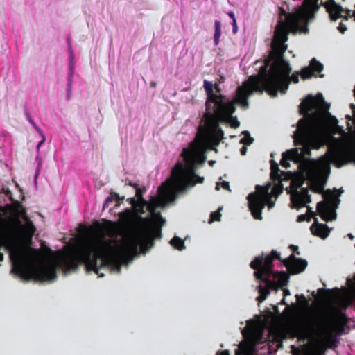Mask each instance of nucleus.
Masks as SVG:
<instances>
[{"mask_svg":"<svg viewBox=\"0 0 355 355\" xmlns=\"http://www.w3.org/2000/svg\"><path fill=\"white\" fill-rule=\"evenodd\" d=\"M221 187L226 190L230 191V184L228 182L223 181L221 182Z\"/></svg>","mask_w":355,"mask_h":355,"instance_id":"obj_37","label":"nucleus"},{"mask_svg":"<svg viewBox=\"0 0 355 355\" xmlns=\"http://www.w3.org/2000/svg\"><path fill=\"white\" fill-rule=\"evenodd\" d=\"M319 0H304L302 6L299 7L295 12L287 13L286 9L280 6L279 8V20L275 28V40L281 44L288 40L289 33H297L308 31V21L314 17L315 13L318 10L320 6L326 8L332 21H336L342 17L344 9L335 1Z\"/></svg>","mask_w":355,"mask_h":355,"instance_id":"obj_5","label":"nucleus"},{"mask_svg":"<svg viewBox=\"0 0 355 355\" xmlns=\"http://www.w3.org/2000/svg\"><path fill=\"white\" fill-rule=\"evenodd\" d=\"M220 38L214 37V44L217 46L219 43Z\"/></svg>","mask_w":355,"mask_h":355,"instance_id":"obj_46","label":"nucleus"},{"mask_svg":"<svg viewBox=\"0 0 355 355\" xmlns=\"http://www.w3.org/2000/svg\"><path fill=\"white\" fill-rule=\"evenodd\" d=\"M221 208H220L218 211H214L210 215V223L214 221H220L221 214L220 213V210Z\"/></svg>","mask_w":355,"mask_h":355,"instance_id":"obj_30","label":"nucleus"},{"mask_svg":"<svg viewBox=\"0 0 355 355\" xmlns=\"http://www.w3.org/2000/svg\"><path fill=\"white\" fill-rule=\"evenodd\" d=\"M323 189H324L323 185L320 184H315L313 185V187H311V190L313 192L318 193H322Z\"/></svg>","mask_w":355,"mask_h":355,"instance_id":"obj_32","label":"nucleus"},{"mask_svg":"<svg viewBox=\"0 0 355 355\" xmlns=\"http://www.w3.org/2000/svg\"><path fill=\"white\" fill-rule=\"evenodd\" d=\"M245 151H246V148L245 147H242V148L241 150V154L242 155H245Z\"/></svg>","mask_w":355,"mask_h":355,"instance_id":"obj_49","label":"nucleus"},{"mask_svg":"<svg viewBox=\"0 0 355 355\" xmlns=\"http://www.w3.org/2000/svg\"><path fill=\"white\" fill-rule=\"evenodd\" d=\"M42 137V139L38 143L37 146V150L39 151L41 146L45 142V136L43 134V136H41Z\"/></svg>","mask_w":355,"mask_h":355,"instance_id":"obj_38","label":"nucleus"},{"mask_svg":"<svg viewBox=\"0 0 355 355\" xmlns=\"http://www.w3.org/2000/svg\"><path fill=\"white\" fill-rule=\"evenodd\" d=\"M284 3H286V1L285 0H284Z\"/></svg>","mask_w":355,"mask_h":355,"instance_id":"obj_64","label":"nucleus"},{"mask_svg":"<svg viewBox=\"0 0 355 355\" xmlns=\"http://www.w3.org/2000/svg\"><path fill=\"white\" fill-rule=\"evenodd\" d=\"M125 199L124 196L120 197L117 193L112 192L110 196L107 197L105 200V202L103 205V209L105 207H108L110 202L113 201H116L118 204L120 203L121 201H123Z\"/></svg>","mask_w":355,"mask_h":355,"instance_id":"obj_22","label":"nucleus"},{"mask_svg":"<svg viewBox=\"0 0 355 355\" xmlns=\"http://www.w3.org/2000/svg\"><path fill=\"white\" fill-rule=\"evenodd\" d=\"M171 245L178 250L185 248L184 241L178 236H174L170 241Z\"/></svg>","mask_w":355,"mask_h":355,"instance_id":"obj_26","label":"nucleus"},{"mask_svg":"<svg viewBox=\"0 0 355 355\" xmlns=\"http://www.w3.org/2000/svg\"><path fill=\"white\" fill-rule=\"evenodd\" d=\"M311 231L313 235L325 239L328 236L330 230L326 224L319 223L318 219L315 218Z\"/></svg>","mask_w":355,"mask_h":355,"instance_id":"obj_16","label":"nucleus"},{"mask_svg":"<svg viewBox=\"0 0 355 355\" xmlns=\"http://www.w3.org/2000/svg\"><path fill=\"white\" fill-rule=\"evenodd\" d=\"M146 191V189L145 187L137 188L135 194V197L139 200V203L144 207H146V205H147V200H145L143 197V195Z\"/></svg>","mask_w":355,"mask_h":355,"instance_id":"obj_25","label":"nucleus"},{"mask_svg":"<svg viewBox=\"0 0 355 355\" xmlns=\"http://www.w3.org/2000/svg\"><path fill=\"white\" fill-rule=\"evenodd\" d=\"M291 248L295 249L296 251L297 250V246H295V245H291Z\"/></svg>","mask_w":355,"mask_h":355,"instance_id":"obj_55","label":"nucleus"},{"mask_svg":"<svg viewBox=\"0 0 355 355\" xmlns=\"http://www.w3.org/2000/svg\"><path fill=\"white\" fill-rule=\"evenodd\" d=\"M338 29L339 30V31L341 33H344L346 30H347V27L345 24H343V23H340L339 24V26L338 27Z\"/></svg>","mask_w":355,"mask_h":355,"instance_id":"obj_36","label":"nucleus"},{"mask_svg":"<svg viewBox=\"0 0 355 355\" xmlns=\"http://www.w3.org/2000/svg\"><path fill=\"white\" fill-rule=\"evenodd\" d=\"M343 12H345V15H342V17L340 18H343L345 20H348L349 17H354L355 20V10L353 11L352 13L351 10H344Z\"/></svg>","mask_w":355,"mask_h":355,"instance_id":"obj_31","label":"nucleus"},{"mask_svg":"<svg viewBox=\"0 0 355 355\" xmlns=\"http://www.w3.org/2000/svg\"><path fill=\"white\" fill-rule=\"evenodd\" d=\"M150 85V87H155L157 85V83L155 81H152Z\"/></svg>","mask_w":355,"mask_h":355,"instance_id":"obj_50","label":"nucleus"},{"mask_svg":"<svg viewBox=\"0 0 355 355\" xmlns=\"http://www.w3.org/2000/svg\"><path fill=\"white\" fill-rule=\"evenodd\" d=\"M333 200H334V201H338H338H339V199H335V198H334V199H333Z\"/></svg>","mask_w":355,"mask_h":355,"instance_id":"obj_59","label":"nucleus"},{"mask_svg":"<svg viewBox=\"0 0 355 355\" xmlns=\"http://www.w3.org/2000/svg\"><path fill=\"white\" fill-rule=\"evenodd\" d=\"M296 298L297 300H300L301 298L304 303L306 302V300L305 297L303 295H296Z\"/></svg>","mask_w":355,"mask_h":355,"instance_id":"obj_43","label":"nucleus"},{"mask_svg":"<svg viewBox=\"0 0 355 355\" xmlns=\"http://www.w3.org/2000/svg\"><path fill=\"white\" fill-rule=\"evenodd\" d=\"M215 88H216V92H218V93H219V92H220V89L219 88V87H218V85H216V86L215 87Z\"/></svg>","mask_w":355,"mask_h":355,"instance_id":"obj_53","label":"nucleus"},{"mask_svg":"<svg viewBox=\"0 0 355 355\" xmlns=\"http://www.w3.org/2000/svg\"><path fill=\"white\" fill-rule=\"evenodd\" d=\"M274 43L272 49L264 60L263 65L260 67L259 73L249 78L258 92L262 94L266 91L271 97L275 98L277 96L278 92L286 94L291 82L299 83V76L302 79L306 80L316 76L322 71L323 64L313 58L309 66L290 76L291 67L284 58L286 46L284 43L280 44L275 40V31Z\"/></svg>","mask_w":355,"mask_h":355,"instance_id":"obj_2","label":"nucleus"},{"mask_svg":"<svg viewBox=\"0 0 355 355\" xmlns=\"http://www.w3.org/2000/svg\"><path fill=\"white\" fill-rule=\"evenodd\" d=\"M243 134L244 135V137L241 139V143L245 145H250L253 142L254 139L251 137L249 132L243 131Z\"/></svg>","mask_w":355,"mask_h":355,"instance_id":"obj_27","label":"nucleus"},{"mask_svg":"<svg viewBox=\"0 0 355 355\" xmlns=\"http://www.w3.org/2000/svg\"><path fill=\"white\" fill-rule=\"evenodd\" d=\"M204 88L207 95L205 103L206 112H214L227 102L225 96L214 93L213 84L211 82L205 80Z\"/></svg>","mask_w":355,"mask_h":355,"instance_id":"obj_11","label":"nucleus"},{"mask_svg":"<svg viewBox=\"0 0 355 355\" xmlns=\"http://www.w3.org/2000/svg\"><path fill=\"white\" fill-rule=\"evenodd\" d=\"M256 189H257V190H259V189H263V188L262 187L259 186V185H257V186L256 187Z\"/></svg>","mask_w":355,"mask_h":355,"instance_id":"obj_54","label":"nucleus"},{"mask_svg":"<svg viewBox=\"0 0 355 355\" xmlns=\"http://www.w3.org/2000/svg\"><path fill=\"white\" fill-rule=\"evenodd\" d=\"M84 264L87 272L94 271L98 277L101 269L121 270V250L110 241L95 239L85 242L76 251L62 256L60 265L65 272L78 269Z\"/></svg>","mask_w":355,"mask_h":355,"instance_id":"obj_4","label":"nucleus"},{"mask_svg":"<svg viewBox=\"0 0 355 355\" xmlns=\"http://www.w3.org/2000/svg\"><path fill=\"white\" fill-rule=\"evenodd\" d=\"M161 225L153 223L148 230L130 236L125 242L124 247L134 253L137 252L138 245L142 250H148L154 245V241L162 236Z\"/></svg>","mask_w":355,"mask_h":355,"instance_id":"obj_9","label":"nucleus"},{"mask_svg":"<svg viewBox=\"0 0 355 355\" xmlns=\"http://www.w3.org/2000/svg\"><path fill=\"white\" fill-rule=\"evenodd\" d=\"M257 92L250 79L239 86L235 98L225 103L214 112H205L201 121L204 123L198 127L196 137L206 148L214 150L223 139L224 132L219 126V122L228 123L231 128H236L240 123L232 114L236 110L235 105H240L243 109L249 107L248 98Z\"/></svg>","mask_w":355,"mask_h":355,"instance_id":"obj_3","label":"nucleus"},{"mask_svg":"<svg viewBox=\"0 0 355 355\" xmlns=\"http://www.w3.org/2000/svg\"><path fill=\"white\" fill-rule=\"evenodd\" d=\"M283 291H284V296H286V295H290V291L287 288H284L283 289Z\"/></svg>","mask_w":355,"mask_h":355,"instance_id":"obj_44","label":"nucleus"},{"mask_svg":"<svg viewBox=\"0 0 355 355\" xmlns=\"http://www.w3.org/2000/svg\"><path fill=\"white\" fill-rule=\"evenodd\" d=\"M349 237L352 239L354 238L353 235L352 234H348Z\"/></svg>","mask_w":355,"mask_h":355,"instance_id":"obj_56","label":"nucleus"},{"mask_svg":"<svg viewBox=\"0 0 355 355\" xmlns=\"http://www.w3.org/2000/svg\"><path fill=\"white\" fill-rule=\"evenodd\" d=\"M272 205H273V203H270V204L268 205V207H271Z\"/></svg>","mask_w":355,"mask_h":355,"instance_id":"obj_58","label":"nucleus"},{"mask_svg":"<svg viewBox=\"0 0 355 355\" xmlns=\"http://www.w3.org/2000/svg\"><path fill=\"white\" fill-rule=\"evenodd\" d=\"M291 201L297 207H304L306 203L311 202V199L308 189L301 188L299 191H296L292 196Z\"/></svg>","mask_w":355,"mask_h":355,"instance_id":"obj_14","label":"nucleus"},{"mask_svg":"<svg viewBox=\"0 0 355 355\" xmlns=\"http://www.w3.org/2000/svg\"><path fill=\"white\" fill-rule=\"evenodd\" d=\"M228 15L232 19V21H234V19H236L234 14L232 12H230L228 13Z\"/></svg>","mask_w":355,"mask_h":355,"instance_id":"obj_47","label":"nucleus"},{"mask_svg":"<svg viewBox=\"0 0 355 355\" xmlns=\"http://www.w3.org/2000/svg\"><path fill=\"white\" fill-rule=\"evenodd\" d=\"M132 214V210L130 209H127L122 214L121 216H126L127 217H130Z\"/></svg>","mask_w":355,"mask_h":355,"instance_id":"obj_40","label":"nucleus"},{"mask_svg":"<svg viewBox=\"0 0 355 355\" xmlns=\"http://www.w3.org/2000/svg\"><path fill=\"white\" fill-rule=\"evenodd\" d=\"M94 226L96 232H98L101 234H103V233L104 232V227L101 223H100L98 221H96L94 223Z\"/></svg>","mask_w":355,"mask_h":355,"instance_id":"obj_34","label":"nucleus"},{"mask_svg":"<svg viewBox=\"0 0 355 355\" xmlns=\"http://www.w3.org/2000/svg\"><path fill=\"white\" fill-rule=\"evenodd\" d=\"M297 155V150H288L282 153V158L280 164L282 167L287 168L290 166L288 161H293L297 164L296 157Z\"/></svg>","mask_w":355,"mask_h":355,"instance_id":"obj_17","label":"nucleus"},{"mask_svg":"<svg viewBox=\"0 0 355 355\" xmlns=\"http://www.w3.org/2000/svg\"><path fill=\"white\" fill-rule=\"evenodd\" d=\"M248 207L254 219H262V210L265 207L266 201L263 195L254 192L248 196Z\"/></svg>","mask_w":355,"mask_h":355,"instance_id":"obj_12","label":"nucleus"},{"mask_svg":"<svg viewBox=\"0 0 355 355\" xmlns=\"http://www.w3.org/2000/svg\"><path fill=\"white\" fill-rule=\"evenodd\" d=\"M350 108L352 110L353 114H352V116L346 115V119L348 121H352L354 125L355 124V105L354 104H351L350 105Z\"/></svg>","mask_w":355,"mask_h":355,"instance_id":"obj_33","label":"nucleus"},{"mask_svg":"<svg viewBox=\"0 0 355 355\" xmlns=\"http://www.w3.org/2000/svg\"><path fill=\"white\" fill-rule=\"evenodd\" d=\"M347 125H348V128L349 129V130L352 129V126L350 125V123H347Z\"/></svg>","mask_w":355,"mask_h":355,"instance_id":"obj_57","label":"nucleus"},{"mask_svg":"<svg viewBox=\"0 0 355 355\" xmlns=\"http://www.w3.org/2000/svg\"><path fill=\"white\" fill-rule=\"evenodd\" d=\"M67 46L68 47L69 46V45H71V37L70 36H68L67 38Z\"/></svg>","mask_w":355,"mask_h":355,"instance_id":"obj_48","label":"nucleus"},{"mask_svg":"<svg viewBox=\"0 0 355 355\" xmlns=\"http://www.w3.org/2000/svg\"><path fill=\"white\" fill-rule=\"evenodd\" d=\"M232 26H233L232 32L234 34H235L238 30L236 19H234V21H232Z\"/></svg>","mask_w":355,"mask_h":355,"instance_id":"obj_39","label":"nucleus"},{"mask_svg":"<svg viewBox=\"0 0 355 355\" xmlns=\"http://www.w3.org/2000/svg\"><path fill=\"white\" fill-rule=\"evenodd\" d=\"M270 177L274 180H281V175L279 174V172L283 173L279 170L278 164L275 161H271V166H270Z\"/></svg>","mask_w":355,"mask_h":355,"instance_id":"obj_23","label":"nucleus"},{"mask_svg":"<svg viewBox=\"0 0 355 355\" xmlns=\"http://www.w3.org/2000/svg\"><path fill=\"white\" fill-rule=\"evenodd\" d=\"M328 1L331 2V1H334V0H328Z\"/></svg>","mask_w":355,"mask_h":355,"instance_id":"obj_63","label":"nucleus"},{"mask_svg":"<svg viewBox=\"0 0 355 355\" xmlns=\"http://www.w3.org/2000/svg\"><path fill=\"white\" fill-rule=\"evenodd\" d=\"M68 51H69V55H70V58L71 59H73L74 53H73L71 45H69V49H68Z\"/></svg>","mask_w":355,"mask_h":355,"instance_id":"obj_41","label":"nucleus"},{"mask_svg":"<svg viewBox=\"0 0 355 355\" xmlns=\"http://www.w3.org/2000/svg\"><path fill=\"white\" fill-rule=\"evenodd\" d=\"M318 292H319V293H322V292H329V290H324V289L322 288V289H319Z\"/></svg>","mask_w":355,"mask_h":355,"instance_id":"obj_52","label":"nucleus"},{"mask_svg":"<svg viewBox=\"0 0 355 355\" xmlns=\"http://www.w3.org/2000/svg\"><path fill=\"white\" fill-rule=\"evenodd\" d=\"M184 161L188 165H193L196 162V153L191 149L184 148L182 153Z\"/></svg>","mask_w":355,"mask_h":355,"instance_id":"obj_19","label":"nucleus"},{"mask_svg":"<svg viewBox=\"0 0 355 355\" xmlns=\"http://www.w3.org/2000/svg\"><path fill=\"white\" fill-rule=\"evenodd\" d=\"M296 254H297V255H300V252H299V251H297V252H296Z\"/></svg>","mask_w":355,"mask_h":355,"instance_id":"obj_61","label":"nucleus"},{"mask_svg":"<svg viewBox=\"0 0 355 355\" xmlns=\"http://www.w3.org/2000/svg\"><path fill=\"white\" fill-rule=\"evenodd\" d=\"M306 220L308 222L311 221V217H308V215L306 214L299 215L297 219V221L299 223L304 222Z\"/></svg>","mask_w":355,"mask_h":355,"instance_id":"obj_35","label":"nucleus"},{"mask_svg":"<svg viewBox=\"0 0 355 355\" xmlns=\"http://www.w3.org/2000/svg\"><path fill=\"white\" fill-rule=\"evenodd\" d=\"M161 205V200L157 197H152L150 201H147V205L145 207V211L147 210L150 212L161 223L159 225H162L165 223V220L161 216L159 212H156V209Z\"/></svg>","mask_w":355,"mask_h":355,"instance_id":"obj_15","label":"nucleus"},{"mask_svg":"<svg viewBox=\"0 0 355 355\" xmlns=\"http://www.w3.org/2000/svg\"><path fill=\"white\" fill-rule=\"evenodd\" d=\"M26 117L28 121L34 127V128L36 130V131L41 135L43 136V132L42 130L36 125V123L34 122L33 119L31 118L30 114L28 112H26Z\"/></svg>","mask_w":355,"mask_h":355,"instance_id":"obj_29","label":"nucleus"},{"mask_svg":"<svg viewBox=\"0 0 355 355\" xmlns=\"http://www.w3.org/2000/svg\"><path fill=\"white\" fill-rule=\"evenodd\" d=\"M220 355H229V352L227 350L221 351Z\"/></svg>","mask_w":355,"mask_h":355,"instance_id":"obj_45","label":"nucleus"},{"mask_svg":"<svg viewBox=\"0 0 355 355\" xmlns=\"http://www.w3.org/2000/svg\"><path fill=\"white\" fill-rule=\"evenodd\" d=\"M276 278H277V283L280 288L286 286L289 280V275L285 271L275 272Z\"/></svg>","mask_w":355,"mask_h":355,"instance_id":"obj_20","label":"nucleus"},{"mask_svg":"<svg viewBox=\"0 0 355 355\" xmlns=\"http://www.w3.org/2000/svg\"><path fill=\"white\" fill-rule=\"evenodd\" d=\"M67 98H68V99H69V98H70V95H69V94H68V96H67Z\"/></svg>","mask_w":355,"mask_h":355,"instance_id":"obj_62","label":"nucleus"},{"mask_svg":"<svg viewBox=\"0 0 355 355\" xmlns=\"http://www.w3.org/2000/svg\"><path fill=\"white\" fill-rule=\"evenodd\" d=\"M321 102L327 105L324 110L329 109L330 105L324 101L323 96L320 93L315 96L308 95L302 101L300 105V114L304 118L299 120L297 128L294 133L295 144L302 146L292 149L297 150V164H299L303 170L309 173L329 170L330 162L338 168H340L354 159L355 152L337 148L330 149L328 157L322 156L318 160L309 157L311 149H319L324 144L323 136L315 128L318 114L316 112L311 113L317 106V103Z\"/></svg>","mask_w":355,"mask_h":355,"instance_id":"obj_1","label":"nucleus"},{"mask_svg":"<svg viewBox=\"0 0 355 355\" xmlns=\"http://www.w3.org/2000/svg\"><path fill=\"white\" fill-rule=\"evenodd\" d=\"M317 212L321 218L326 222L332 221L336 218V213L329 205L325 202L320 201L317 204Z\"/></svg>","mask_w":355,"mask_h":355,"instance_id":"obj_13","label":"nucleus"},{"mask_svg":"<svg viewBox=\"0 0 355 355\" xmlns=\"http://www.w3.org/2000/svg\"><path fill=\"white\" fill-rule=\"evenodd\" d=\"M216 189L217 190H218V189H219L218 184H217V186H216Z\"/></svg>","mask_w":355,"mask_h":355,"instance_id":"obj_60","label":"nucleus"},{"mask_svg":"<svg viewBox=\"0 0 355 355\" xmlns=\"http://www.w3.org/2000/svg\"><path fill=\"white\" fill-rule=\"evenodd\" d=\"M130 185H131L132 187H133L134 188H135L137 189V188H139L137 187V184H135V183H130Z\"/></svg>","mask_w":355,"mask_h":355,"instance_id":"obj_51","label":"nucleus"},{"mask_svg":"<svg viewBox=\"0 0 355 355\" xmlns=\"http://www.w3.org/2000/svg\"><path fill=\"white\" fill-rule=\"evenodd\" d=\"M204 178L196 174L191 175L183 164L178 162L171 171V178L158 188L159 198L166 202H173L177 197V189L183 190L194 186L196 182L202 183Z\"/></svg>","mask_w":355,"mask_h":355,"instance_id":"obj_7","label":"nucleus"},{"mask_svg":"<svg viewBox=\"0 0 355 355\" xmlns=\"http://www.w3.org/2000/svg\"><path fill=\"white\" fill-rule=\"evenodd\" d=\"M308 212L309 214V216H308V217H311V218L315 216V213L314 211H313L311 210V207H308Z\"/></svg>","mask_w":355,"mask_h":355,"instance_id":"obj_42","label":"nucleus"},{"mask_svg":"<svg viewBox=\"0 0 355 355\" xmlns=\"http://www.w3.org/2000/svg\"><path fill=\"white\" fill-rule=\"evenodd\" d=\"M327 105L324 103H317V106L315 107V109H313L311 112L314 111V110H318V108L321 109L323 112H327V114L329 116V122L331 124L332 126L334 127H336V128H338V119L334 116H332L331 115L330 113L328 112V110H324V107H326Z\"/></svg>","mask_w":355,"mask_h":355,"instance_id":"obj_21","label":"nucleus"},{"mask_svg":"<svg viewBox=\"0 0 355 355\" xmlns=\"http://www.w3.org/2000/svg\"><path fill=\"white\" fill-rule=\"evenodd\" d=\"M270 254L274 259H277L279 260L287 268L291 275H297L302 272L308 265L305 259L297 258L293 254H291L288 258L282 259L280 257L279 252L272 250Z\"/></svg>","mask_w":355,"mask_h":355,"instance_id":"obj_10","label":"nucleus"},{"mask_svg":"<svg viewBox=\"0 0 355 355\" xmlns=\"http://www.w3.org/2000/svg\"><path fill=\"white\" fill-rule=\"evenodd\" d=\"M6 247L10 250L12 265L11 273L27 282L32 279L37 282L52 281L57 278L54 265L34 266L33 261L38 254L37 250L29 246H16L12 249L10 245Z\"/></svg>","mask_w":355,"mask_h":355,"instance_id":"obj_6","label":"nucleus"},{"mask_svg":"<svg viewBox=\"0 0 355 355\" xmlns=\"http://www.w3.org/2000/svg\"><path fill=\"white\" fill-rule=\"evenodd\" d=\"M257 288L259 295L257 297V300L259 302H262L266 299L268 295L270 294V291H268V288H266V286L263 287L261 284L258 286Z\"/></svg>","mask_w":355,"mask_h":355,"instance_id":"obj_24","label":"nucleus"},{"mask_svg":"<svg viewBox=\"0 0 355 355\" xmlns=\"http://www.w3.org/2000/svg\"><path fill=\"white\" fill-rule=\"evenodd\" d=\"M273 260L274 259L270 254L267 255L265 258L262 257H256L250 263V267L255 270L254 275L257 280L266 283V287L270 290H277L280 288L277 281L270 279L272 276L276 278L275 272L273 271Z\"/></svg>","mask_w":355,"mask_h":355,"instance_id":"obj_8","label":"nucleus"},{"mask_svg":"<svg viewBox=\"0 0 355 355\" xmlns=\"http://www.w3.org/2000/svg\"><path fill=\"white\" fill-rule=\"evenodd\" d=\"M215 32L214 37L220 38L221 35V24L219 21H215L214 22Z\"/></svg>","mask_w":355,"mask_h":355,"instance_id":"obj_28","label":"nucleus"},{"mask_svg":"<svg viewBox=\"0 0 355 355\" xmlns=\"http://www.w3.org/2000/svg\"><path fill=\"white\" fill-rule=\"evenodd\" d=\"M127 201L132 206L135 211L137 215H142L146 213L145 207L139 203V200L136 197H132L127 199ZM141 220H148V218H142L141 216H139Z\"/></svg>","mask_w":355,"mask_h":355,"instance_id":"obj_18","label":"nucleus"}]
</instances>
